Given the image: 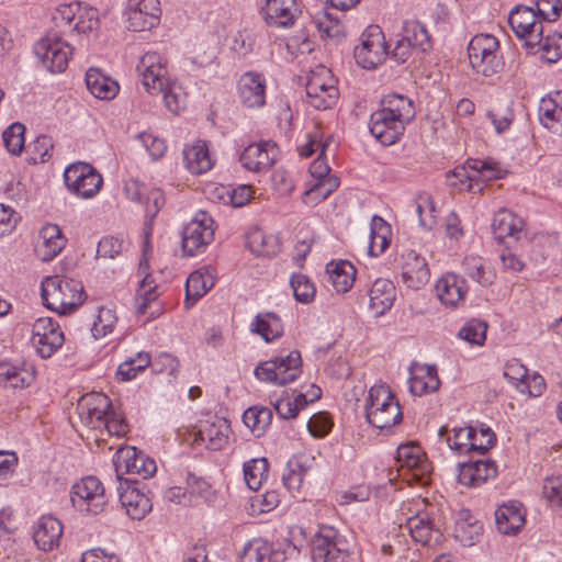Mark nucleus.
Instances as JSON below:
<instances>
[{"label": "nucleus", "instance_id": "f257e3e1", "mask_svg": "<svg viewBox=\"0 0 562 562\" xmlns=\"http://www.w3.org/2000/svg\"><path fill=\"white\" fill-rule=\"evenodd\" d=\"M414 116L415 110L411 99L402 94H389L381 101V108L371 114L370 132L382 145H393Z\"/></svg>", "mask_w": 562, "mask_h": 562}, {"label": "nucleus", "instance_id": "f03ea898", "mask_svg": "<svg viewBox=\"0 0 562 562\" xmlns=\"http://www.w3.org/2000/svg\"><path fill=\"white\" fill-rule=\"evenodd\" d=\"M42 299L46 307L66 315L83 303L86 294L80 281L52 276L42 281Z\"/></svg>", "mask_w": 562, "mask_h": 562}, {"label": "nucleus", "instance_id": "7ed1b4c3", "mask_svg": "<svg viewBox=\"0 0 562 562\" xmlns=\"http://www.w3.org/2000/svg\"><path fill=\"white\" fill-rule=\"evenodd\" d=\"M366 417L370 425L379 429H389L403 419L401 406L385 384L373 385L366 400Z\"/></svg>", "mask_w": 562, "mask_h": 562}, {"label": "nucleus", "instance_id": "20e7f679", "mask_svg": "<svg viewBox=\"0 0 562 562\" xmlns=\"http://www.w3.org/2000/svg\"><path fill=\"white\" fill-rule=\"evenodd\" d=\"M468 57L472 70L483 77H493L504 68L499 42L491 34H477L469 43Z\"/></svg>", "mask_w": 562, "mask_h": 562}, {"label": "nucleus", "instance_id": "39448f33", "mask_svg": "<svg viewBox=\"0 0 562 562\" xmlns=\"http://www.w3.org/2000/svg\"><path fill=\"white\" fill-rule=\"evenodd\" d=\"M301 373L302 358L296 350L286 356L263 361L255 369V375L258 380L280 386L295 381Z\"/></svg>", "mask_w": 562, "mask_h": 562}, {"label": "nucleus", "instance_id": "423d86ee", "mask_svg": "<svg viewBox=\"0 0 562 562\" xmlns=\"http://www.w3.org/2000/svg\"><path fill=\"white\" fill-rule=\"evenodd\" d=\"M308 103L317 110H327L336 104L339 91L331 71L319 66L311 72L306 82Z\"/></svg>", "mask_w": 562, "mask_h": 562}, {"label": "nucleus", "instance_id": "0eeeda50", "mask_svg": "<svg viewBox=\"0 0 562 562\" xmlns=\"http://www.w3.org/2000/svg\"><path fill=\"white\" fill-rule=\"evenodd\" d=\"M35 55L52 74L66 70L72 55V47L57 34L49 33L34 45Z\"/></svg>", "mask_w": 562, "mask_h": 562}, {"label": "nucleus", "instance_id": "6e6552de", "mask_svg": "<svg viewBox=\"0 0 562 562\" xmlns=\"http://www.w3.org/2000/svg\"><path fill=\"white\" fill-rule=\"evenodd\" d=\"M68 190L82 199L94 196L103 184L102 176L87 162L78 161L69 165L64 172Z\"/></svg>", "mask_w": 562, "mask_h": 562}, {"label": "nucleus", "instance_id": "1a4fd4ad", "mask_svg": "<svg viewBox=\"0 0 562 562\" xmlns=\"http://www.w3.org/2000/svg\"><path fill=\"white\" fill-rule=\"evenodd\" d=\"M508 23L517 37L524 40L527 49L532 50L542 42L543 25L537 13L529 7L518 5L508 16Z\"/></svg>", "mask_w": 562, "mask_h": 562}, {"label": "nucleus", "instance_id": "9d476101", "mask_svg": "<svg viewBox=\"0 0 562 562\" xmlns=\"http://www.w3.org/2000/svg\"><path fill=\"white\" fill-rule=\"evenodd\" d=\"M396 461L398 470L408 482L414 481L422 485L427 483L431 465L418 445L413 442L401 445L397 448Z\"/></svg>", "mask_w": 562, "mask_h": 562}, {"label": "nucleus", "instance_id": "9b49d317", "mask_svg": "<svg viewBox=\"0 0 562 562\" xmlns=\"http://www.w3.org/2000/svg\"><path fill=\"white\" fill-rule=\"evenodd\" d=\"M71 502L81 512L97 515L106 504L104 486L95 476H86L74 484Z\"/></svg>", "mask_w": 562, "mask_h": 562}, {"label": "nucleus", "instance_id": "f8f14e48", "mask_svg": "<svg viewBox=\"0 0 562 562\" xmlns=\"http://www.w3.org/2000/svg\"><path fill=\"white\" fill-rule=\"evenodd\" d=\"M64 341V333L53 318L41 317L33 324L31 344L41 358H50Z\"/></svg>", "mask_w": 562, "mask_h": 562}, {"label": "nucleus", "instance_id": "ddd939ff", "mask_svg": "<svg viewBox=\"0 0 562 562\" xmlns=\"http://www.w3.org/2000/svg\"><path fill=\"white\" fill-rule=\"evenodd\" d=\"M384 34L379 26H370L362 34L360 45L355 48V59L364 69H373L381 65L387 56Z\"/></svg>", "mask_w": 562, "mask_h": 562}, {"label": "nucleus", "instance_id": "4468645a", "mask_svg": "<svg viewBox=\"0 0 562 562\" xmlns=\"http://www.w3.org/2000/svg\"><path fill=\"white\" fill-rule=\"evenodd\" d=\"M214 238V221L204 211L189 222L182 235V249L188 256L201 252Z\"/></svg>", "mask_w": 562, "mask_h": 562}, {"label": "nucleus", "instance_id": "2eb2a0df", "mask_svg": "<svg viewBox=\"0 0 562 562\" xmlns=\"http://www.w3.org/2000/svg\"><path fill=\"white\" fill-rule=\"evenodd\" d=\"M406 528L414 541L435 547L442 541L441 525L434 509L419 512L406 521Z\"/></svg>", "mask_w": 562, "mask_h": 562}, {"label": "nucleus", "instance_id": "dca6fc26", "mask_svg": "<svg viewBox=\"0 0 562 562\" xmlns=\"http://www.w3.org/2000/svg\"><path fill=\"white\" fill-rule=\"evenodd\" d=\"M480 434L486 440L477 442V431L473 427H460L453 429V436H448L449 447L460 454L477 451L486 452L495 443V434L490 428H481Z\"/></svg>", "mask_w": 562, "mask_h": 562}, {"label": "nucleus", "instance_id": "f3484780", "mask_svg": "<svg viewBox=\"0 0 562 562\" xmlns=\"http://www.w3.org/2000/svg\"><path fill=\"white\" fill-rule=\"evenodd\" d=\"M137 71L143 86L150 94H158L162 90V85L168 80L166 60L156 52H147L142 56Z\"/></svg>", "mask_w": 562, "mask_h": 562}, {"label": "nucleus", "instance_id": "a211bd4d", "mask_svg": "<svg viewBox=\"0 0 562 562\" xmlns=\"http://www.w3.org/2000/svg\"><path fill=\"white\" fill-rule=\"evenodd\" d=\"M279 156V149L273 142H259L247 146L239 156L241 166L252 172L269 170Z\"/></svg>", "mask_w": 562, "mask_h": 562}, {"label": "nucleus", "instance_id": "6ab92c4d", "mask_svg": "<svg viewBox=\"0 0 562 562\" xmlns=\"http://www.w3.org/2000/svg\"><path fill=\"white\" fill-rule=\"evenodd\" d=\"M159 0H132L127 10V27L133 32L150 30L159 23Z\"/></svg>", "mask_w": 562, "mask_h": 562}, {"label": "nucleus", "instance_id": "aec40b11", "mask_svg": "<svg viewBox=\"0 0 562 562\" xmlns=\"http://www.w3.org/2000/svg\"><path fill=\"white\" fill-rule=\"evenodd\" d=\"M341 544L335 529L322 528L313 541L314 559L322 562H345L348 552Z\"/></svg>", "mask_w": 562, "mask_h": 562}, {"label": "nucleus", "instance_id": "412c9836", "mask_svg": "<svg viewBox=\"0 0 562 562\" xmlns=\"http://www.w3.org/2000/svg\"><path fill=\"white\" fill-rule=\"evenodd\" d=\"M117 492L122 507L132 519L140 520L151 510L153 504L149 497L127 480L120 482Z\"/></svg>", "mask_w": 562, "mask_h": 562}, {"label": "nucleus", "instance_id": "4be33fe9", "mask_svg": "<svg viewBox=\"0 0 562 562\" xmlns=\"http://www.w3.org/2000/svg\"><path fill=\"white\" fill-rule=\"evenodd\" d=\"M458 482L464 486L477 487L497 475V465L493 460H470L459 463Z\"/></svg>", "mask_w": 562, "mask_h": 562}, {"label": "nucleus", "instance_id": "5701e85b", "mask_svg": "<svg viewBox=\"0 0 562 562\" xmlns=\"http://www.w3.org/2000/svg\"><path fill=\"white\" fill-rule=\"evenodd\" d=\"M402 280L407 288L419 289L429 281L430 271L424 257L408 249L401 256Z\"/></svg>", "mask_w": 562, "mask_h": 562}, {"label": "nucleus", "instance_id": "b1692460", "mask_svg": "<svg viewBox=\"0 0 562 562\" xmlns=\"http://www.w3.org/2000/svg\"><path fill=\"white\" fill-rule=\"evenodd\" d=\"M241 103L249 109L261 108L266 103V80L255 71L245 72L238 81Z\"/></svg>", "mask_w": 562, "mask_h": 562}, {"label": "nucleus", "instance_id": "393cba45", "mask_svg": "<svg viewBox=\"0 0 562 562\" xmlns=\"http://www.w3.org/2000/svg\"><path fill=\"white\" fill-rule=\"evenodd\" d=\"M63 524L50 515L42 516L33 528V540L36 547L49 552L58 548L63 536Z\"/></svg>", "mask_w": 562, "mask_h": 562}, {"label": "nucleus", "instance_id": "a878e982", "mask_svg": "<svg viewBox=\"0 0 562 562\" xmlns=\"http://www.w3.org/2000/svg\"><path fill=\"white\" fill-rule=\"evenodd\" d=\"M268 25L291 27L300 14L296 0H267L262 9Z\"/></svg>", "mask_w": 562, "mask_h": 562}, {"label": "nucleus", "instance_id": "bb28decb", "mask_svg": "<svg viewBox=\"0 0 562 562\" xmlns=\"http://www.w3.org/2000/svg\"><path fill=\"white\" fill-rule=\"evenodd\" d=\"M468 292L467 282L456 273H446L436 283V293L440 302L449 307H457L463 302Z\"/></svg>", "mask_w": 562, "mask_h": 562}, {"label": "nucleus", "instance_id": "cd10ccee", "mask_svg": "<svg viewBox=\"0 0 562 562\" xmlns=\"http://www.w3.org/2000/svg\"><path fill=\"white\" fill-rule=\"evenodd\" d=\"M525 226L526 224L521 217L506 209L495 213L492 222L493 234L498 240H504L507 237L519 240L522 236H526Z\"/></svg>", "mask_w": 562, "mask_h": 562}, {"label": "nucleus", "instance_id": "c85d7f7f", "mask_svg": "<svg viewBox=\"0 0 562 562\" xmlns=\"http://www.w3.org/2000/svg\"><path fill=\"white\" fill-rule=\"evenodd\" d=\"M124 465L126 473L138 474L143 479L150 477L156 472V463L135 448L117 452V470Z\"/></svg>", "mask_w": 562, "mask_h": 562}, {"label": "nucleus", "instance_id": "c756f323", "mask_svg": "<svg viewBox=\"0 0 562 562\" xmlns=\"http://www.w3.org/2000/svg\"><path fill=\"white\" fill-rule=\"evenodd\" d=\"M396 289L387 279H376L372 284L370 296V308L375 315H383L389 311L395 300Z\"/></svg>", "mask_w": 562, "mask_h": 562}, {"label": "nucleus", "instance_id": "7c9ffc66", "mask_svg": "<svg viewBox=\"0 0 562 562\" xmlns=\"http://www.w3.org/2000/svg\"><path fill=\"white\" fill-rule=\"evenodd\" d=\"M36 376L33 364L23 363L22 367L10 363H0V382L13 389L30 386Z\"/></svg>", "mask_w": 562, "mask_h": 562}, {"label": "nucleus", "instance_id": "2f4dec72", "mask_svg": "<svg viewBox=\"0 0 562 562\" xmlns=\"http://www.w3.org/2000/svg\"><path fill=\"white\" fill-rule=\"evenodd\" d=\"M231 425L225 418H215L207 422L198 432L202 441L206 442V447L211 450H221L228 442Z\"/></svg>", "mask_w": 562, "mask_h": 562}, {"label": "nucleus", "instance_id": "473e14b6", "mask_svg": "<svg viewBox=\"0 0 562 562\" xmlns=\"http://www.w3.org/2000/svg\"><path fill=\"white\" fill-rule=\"evenodd\" d=\"M88 90L100 100H112L117 94L119 83L112 78L103 75L97 68H90L86 74Z\"/></svg>", "mask_w": 562, "mask_h": 562}, {"label": "nucleus", "instance_id": "72a5a7b5", "mask_svg": "<svg viewBox=\"0 0 562 562\" xmlns=\"http://www.w3.org/2000/svg\"><path fill=\"white\" fill-rule=\"evenodd\" d=\"M42 243L37 246V252L44 261L52 260L65 247L66 239L60 228L55 224H48L41 231Z\"/></svg>", "mask_w": 562, "mask_h": 562}, {"label": "nucleus", "instance_id": "f704fd0d", "mask_svg": "<svg viewBox=\"0 0 562 562\" xmlns=\"http://www.w3.org/2000/svg\"><path fill=\"white\" fill-rule=\"evenodd\" d=\"M188 170L193 175H201L213 167L209 147L205 142L198 140L194 145L183 150Z\"/></svg>", "mask_w": 562, "mask_h": 562}, {"label": "nucleus", "instance_id": "c9c22d12", "mask_svg": "<svg viewBox=\"0 0 562 562\" xmlns=\"http://www.w3.org/2000/svg\"><path fill=\"white\" fill-rule=\"evenodd\" d=\"M497 530L503 535H515L525 525V515L516 505H503L495 512Z\"/></svg>", "mask_w": 562, "mask_h": 562}, {"label": "nucleus", "instance_id": "e433bc0d", "mask_svg": "<svg viewBox=\"0 0 562 562\" xmlns=\"http://www.w3.org/2000/svg\"><path fill=\"white\" fill-rule=\"evenodd\" d=\"M326 271L336 292L346 293L351 289L356 276V269L351 262L346 260L329 262Z\"/></svg>", "mask_w": 562, "mask_h": 562}, {"label": "nucleus", "instance_id": "4c0bfd02", "mask_svg": "<svg viewBox=\"0 0 562 562\" xmlns=\"http://www.w3.org/2000/svg\"><path fill=\"white\" fill-rule=\"evenodd\" d=\"M251 331L260 335L265 341L270 342L282 336L283 324L277 314L267 312L255 317Z\"/></svg>", "mask_w": 562, "mask_h": 562}, {"label": "nucleus", "instance_id": "58836bf2", "mask_svg": "<svg viewBox=\"0 0 562 562\" xmlns=\"http://www.w3.org/2000/svg\"><path fill=\"white\" fill-rule=\"evenodd\" d=\"M213 285L214 280L211 274L201 271L192 272L186 283V306L191 307Z\"/></svg>", "mask_w": 562, "mask_h": 562}, {"label": "nucleus", "instance_id": "ea45409f", "mask_svg": "<svg viewBox=\"0 0 562 562\" xmlns=\"http://www.w3.org/2000/svg\"><path fill=\"white\" fill-rule=\"evenodd\" d=\"M390 225L382 217L374 215L371 221L369 254L373 257L383 254L390 245Z\"/></svg>", "mask_w": 562, "mask_h": 562}, {"label": "nucleus", "instance_id": "a19ab883", "mask_svg": "<svg viewBox=\"0 0 562 562\" xmlns=\"http://www.w3.org/2000/svg\"><path fill=\"white\" fill-rule=\"evenodd\" d=\"M539 119L543 126L553 133H562V102L548 98L539 106Z\"/></svg>", "mask_w": 562, "mask_h": 562}, {"label": "nucleus", "instance_id": "79ce46f5", "mask_svg": "<svg viewBox=\"0 0 562 562\" xmlns=\"http://www.w3.org/2000/svg\"><path fill=\"white\" fill-rule=\"evenodd\" d=\"M272 419V412L268 407H250L243 414L244 424L256 437L265 434Z\"/></svg>", "mask_w": 562, "mask_h": 562}, {"label": "nucleus", "instance_id": "37998d69", "mask_svg": "<svg viewBox=\"0 0 562 562\" xmlns=\"http://www.w3.org/2000/svg\"><path fill=\"white\" fill-rule=\"evenodd\" d=\"M269 464L266 458L252 459L244 464V477L247 486L258 491L268 477Z\"/></svg>", "mask_w": 562, "mask_h": 562}, {"label": "nucleus", "instance_id": "c03bdc74", "mask_svg": "<svg viewBox=\"0 0 562 562\" xmlns=\"http://www.w3.org/2000/svg\"><path fill=\"white\" fill-rule=\"evenodd\" d=\"M247 246L251 252L266 257L274 255L278 249L276 238L258 228L247 234Z\"/></svg>", "mask_w": 562, "mask_h": 562}, {"label": "nucleus", "instance_id": "a18cd8bd", "mask_svg": "<svg viewBox=\"0 0 562 562\" xmlns=\"http://www.w3.org/2000/svg\"><path fill=\"white\" fill-rule=\"evenodd\" d=\"M422 370L424 371L423 375H414L411 379V391L418 396L428 392H435L440 386V380L435 366H426Z\"/></svg>", "mask_w": 562, "mask_h": 562}, {"label": "nucleus", "instance_id": "49530a36", "mask_svg": "<svg viewBox=\"0 0 562 562\" xmlns=\"http://www.w3.org/2000/svg\"><path fill=\"white\" fill-rule=\"evenodd\" d=\"M151 363L150 356L147 352H138L134 358L122 362L117 368V376L122 381H131L144 371Z\"/></svg>", "mask_w": 562, "mask_h": 562}, {"label": "nucleus", "instance_id": "de8ad7c7", "mask_svg": "<svg viewBox=\"0 0 562 562\" xmlns=\"http://www.w3.org/2000/svg\"><path fill=\"white\" fill-rule=\"evenodd\" d=\"M401 38L412 44L418 50H426L425 46L429 45L428 32L418 21L404 22Z\"/></svg>", "mask_w": 562, "mask_h": 562}, {"label": "nucleus", "instance_id": "09e8293b", "mask_svg": "<svg viewBox=\"0 0 562 562\" xmlns=\"http://www.w3.org/2000/svg\"><path fill=\"white\" fill-rule=\"evenodd\" d=\"M217 198L223 203H231L233 206H244L252 198L254 190L250 186H239L235 189L226 187L215 188L214 193H217Z\"/></svg>", "mask_w": 562, "mask_h": 562}, {"label": "nucleus", "instance_id": "8fccbe9b", "mask_svg": "<svg viewBox=\"0 0 562 562\" xmlns=\"http://www.w3.org/2000/svg\"><path fill=\"white\" fill-rule=\"evenodd\" d=\"M464 272L472 280L483 286H487L494 281V273L487 270L479 257H467L463 261Z\"/></svg>", "mask_w": 562, "mask_h": 562}, {"label": "nucleus", "instance_id": "3c124183", "mask_svg": "<svg viewBox=\"0 0 562 562\" xmlns=\"http://www.w3.org/2000/svg\"><path fill=\"white\" fill-rule=\"evenodd\" d=\"M158 297L157 285L149 273H146L140 281L136 294L137 313L145 314L149 305Z\"/></svg>", "mask_w": 562, "mask_h": 562}, {"label": "nucleus", "instance_id": "603ef678", "mask_svg": "<svg viewBox=\"0 0 562 562\" xmlns=\"http://www.w3.org/2000/svg\"><path fill=\"white\" fill-rule=\"evenodd\" d=\"M159 93L162 94L165 104L170 112L179 113L186 108V93L177 82H169L167 80Z\"/></svg>", "mask_w": 562, "mask_h": 562}, {"label": "nucleus", "instance_id": "864d4df0", "mask_svg": "<svg viewBox=\"0 0 562 562\" xmlns=\"http://www.w3.org/2000/svg\"><path fill=\"white\" fill-rule=\"evenodd\" d=\"M468 165L458 167L447 175V181L449 186L459 188L460 190L465 189L469 192L482 191L477 179L472 177L468 172Z\"/></svg>", "mask_w": 562, "mask_h": 562}, {"label": "nucleus", "instance_id": "5fc2aeb1", "mask_svg": "<svg viewBox=\"0 0 562 562\" xmlns=\"http://www.w3.org/2000/svg\"><path fill=\"white\" fill-rule=\"evenodd\" d=\"M271 554V546L261 539L249 541L240 555L241 562H269L268 557Z\"/></svg>", "mask_w": 562, "mask_h": 562}, {"label": "nucleus", "instance_id": "6e6d98bb", "mask_svg": "<svg viewBox=\"0 0 562 562\" xmlns=\"http://www.w3.org/2000/svg\"><path fill=\"white\" fill-rule=\"evenodd\" d=\"M25 126L19 122L11 124L2 133L5 148L12 155H19L24 147Z\"/></svg>", "mask_w": 562, "mask_h": 562}, {"label": "nucleus", "instance_id": "4d7b16f0", "mask_svg": "<svg viewBox=\"0 0 562 562\" xmlns=\"http://www.w3.org/2000/svg\"><path fill=\"white\" fill-rule=\"evenodd\" d=\"M416 212L423 227L431 228L436 224V206L428 193H420L416 196Z\"/></svg>", "mask_w": 562, "mask_h": 562}, {"label": "nucleus", "instance_id": "13d9d810", "mask_svg": "<svg viewBox=\"0 0 562 562\" xmlns=\"http://www.w3.org/2000/svg\"><path fill=\"white\" fill-rule=\"evenodd\" d=\"M483 527L479 521L469 522L467 520H458L454 532L456 538L464 546H473L481 537Z\"/></svg>", "mask_w": 562, "mask_h": 562}, {"label": "nucleus", "instance_id": "bf43d9fd", "mask_svg": "<svg viewBox=\"0 0 562 562\" xmlns=\"http://www.w3.org/2000/svg\"><path fill=\"white\" fill-rule=\"evenodd\" d=\"M486 329L485 323L472 319L459 330L458 336L471 345L482 346L486 339Z\"/></svg>", "mask_w": 562, "mask_h": 562}, {"label": "nucleus", "instance_id": "052dcab7", "mask_svg": "<svg viewBox=\"0 0 562 562\" xmlns=\"http://www.w3.org/2000/svg\"><path fill=\"white\" fill-rule=\"evenodd\" d=\"M116 321L117 318L112 310L101 307L91 328L93 337L98 339L111 334L115 327Z\"/></svg>", "mask_w": 562, "mask_h": 562}, {"label": "nucleus", "instance_id": "680f3d73", "mask_svg": "<svg viewBox=\"0 0 562 562\" xmlns=\"http://www.w3.org/2000/svg\"><path fill=\"white\" fill-rule=\"evenodd\" d=\"M538 46L546 61L555 63L562 57V34L553 33L546 37L542 36V42Z\"/></svg>", "mask_w": 562, "mask_h": 562}, {"label": "nucleus", "instance_id": "e2e57ef3", "mask_svg": "<svg viewBox=\"0 0 562 562\" xmlns=\"http://www.w3.org/2000/svg\"><path fill=\"white\" fill-rule=\"evenodd\" d=\"M467 165L469 169L477 172L475 178L480 177L482 181H490L493 179H499L502 177V169L499 165L492 159L488 160H468Z\"/></svg>", "mask_w": 562, "mask_h": 562}, {"label": "nucleus", "instance_id": "0e129e2a", "mask_svg": "<svg viewBox=\"0 0 562 562\" xmlns=\"http://www.w3.org/2000/svg\"><path fill=\"white\" fill-rule=\"evenodd\" d=\"M291 288L295 299L302 303H307L315 295V286L304 274H294L291 279Z\"/></svg>", "mask_w": 562, "mask_h": 562}, {"label": "nucleus", "instance_id": "69168bd1", "mask_svg": "<svg viewBox=\"0 0 562 562\" xmlns=\"http://www.w3.org/2000/svg\"><path fill=\"white\" fill-rule=\"evenodd\" d=\"M313 23L317 27V30L329 37H335L340 35L342 32V27L339 23L338 18L334 16L331 13L327 11L319 12L315 18Z\"/></svg>", "mask_w": 562, "mask_h": 562}, {"label": "nucleus", "instance_id": "338daca9", "mask_svg": "<svg viewBox=\"0 0 562 562\" xmlns=\"http://www.w3.org/2000/svg\"><path fill=\"white\" fill-rule=\"evenodd\" d=\"M338 186L339 181L336 177L327 176L318 179V181L305 192V195L314 201H322L334 192Z\"/></svg>", "mask_w": 562, "mask_h": 562}, {"label": "nucleus", "instance_id": "774afa93", "mask_svg": "<svg viewBox=\"0 0 562 562\" xmlns=\"http://www.w3.org/2000/svg\"><path fill=\"white\" fill-rule=\"evenodd\" d=\"M542 493L551 505L562 507V475L548 476Z\"/></svg>", "mask_w": 562, "mask_h": 562}]
</instances>
